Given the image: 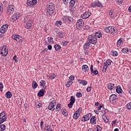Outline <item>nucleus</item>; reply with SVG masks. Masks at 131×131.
Instances as JSON below:
<instances>
[{
	"label": "nucleus",
	"instance_id": "9d476101",
	"mask_svg": "<svg viewBox=\"0 0 131 131\" xmlns=\"http://www.w3.org/2000/svg\"><path fill=\"white\" fill-rule=\"evenodd\" d=\"M21 16V13L16 12L14 13L11 17V21L12 22H14V21H16L17 19H19L20 17Z\"/></svg>",
	"mask_w": 131,
	"mask_h": 131
},
{
	"label": "nucleus",
	"instance_id": "473e14b6",
	"mask_svg": "<svg viewBox=\"0 0 131 131\" xmlns=\"http://www.w3.org/2000/svg\"><path fill=\"white\" fill-rule=\"evenodd\" d=\"M62 108V106H61V104L59 103L56 105L55 110L56 111H60Z\"/></svg>",
	"mask_w": 131,
	"mask_h": 131
},
{
	"label": "nucleus",
	"instance_id": "ddd939ff",
	"mask_svg": "<svg viewBox=\"0 0 131 131\" xmlns=\"http://www.w3.org/2000/svg\"><path fill=\"white\" fill-rule=\"evenodd\" d=\"M63 19L66 23H68V24H70V23L73 21V18L70 16H64L63 18Z\"/></svg>",
	"mask_w": 131,
	"mask_h": 131
},
{
	"label": "nucleus",
	"instance_id": "a18cd8bd",
	"mask_svg": "<svg viewBox=\"0 0 131 131\" xmlns=\"http://www.w3.org/2000/svg\"><path fill=\"white\" fill-rule=\"evenodd\" d=\"M6 129V126L4 124L0 125V131H4Z\"/></svg>",
	"mask_w": 131,
	"mask_h": 131
},
{
	"label": "nucleus",
	"instance_id": "4c0bfd02",
	"mask_svg": "<svg viewBox=\"0 0 131 131\" xmlns=\"http://www.w3.org/2000/svg\"><path fill=\"white\" fill-rule=\"evenodd\" d=\"M56 26H57V27H59V26H61L62 25V21L58 20L56 21L55 23Z\"/></svg>",
	"mask_w": 131,
	"mask_h": 131
},
{
	"label": "nucleus",
	"instance_id": "8fccbe9b",
	"mask_svg": "<svg viewBox=\"0 0 131 131\" xmlns=\"http://www.w3.org/2000/svg\"><path fill=\"white\" fill-rule=\"evenodd\" d=\"M126 109L128 110H131V102H129L126 104Z\"/></svg>",
	"mask_w": 131,
	"mask_h": 131
},
{
	"label": "nucleus",
	"instance_id": "dca6fc26",
	"mask_svg": "<svg viewBox=\"0 0 131 131\" xmlns=\"http://www.w3.org/2000/svg\"><path fill=\"white\" fill-rule=\"evenodd\" d=\"M101 116H105L108 113V110L104 107L102 108L101 111H99Z\"/></svg>",
	"mask_w": 131,
	"mask_h": 131
},
{
	"label": "nucleus",
	"instance_id": "052dcab7",
	"mask_svg": "<svg viewBox=\"0 0 131 131\" xmlns=\"http://www.w3.org/2000/svg\"><path fill=\"white\" fill-rule=\"evenodd\" d=\"M116 2L118 5H121L123 2V0H116Z\"/></svg>",
	"mask_w": 131,
	"mask_h": 131
},
{
	"label": "nucleus",
	"instance_id": "aec40b11",
	"mask_svg": "<svg viewBox=\"0 0 131 131\" xmlns=\"http://www.w3.org/2000/svg\"><path fill=\"white\" fill-rule=\"evenodd\" d=\"M46 88L42 89L40 90L37 94L38 97H43V96H45V93L46 92Z\"/></svg>",
	"mask_w": 131,
	"mask_h": 131
},
{
	"label": "nucleus",
	"instance_id": "338daca9",
	"mask_svg": "<svg viewBox=\"0 0 131 131\" xmlns=\"http://www.w3.org/2000/svg\"><path fill=\"white\" fill-rule=\"evenodd\" d=\"M69 42L68 41H64L62 42V45L63 46H67V45H68V43Z\"/></svg>",
	"mask_w": 131,
	"mask_h": 131
},
{
	"label": "nucleus",
	"instance_id": "4468645a",
	"mask_svg": "<svg viewBox=\"0 0 131 131\" xmlns=\"http://www.w3.org/2000/svg\"><path fill=\"white\" fill-rule=\"evenodd\" d=\"M90 15H92L91 11L85 12L81 15V17L82 19H86V18H89V17H90Z\"/></svg>",
	"mask_w": 131,
	"mask_h": 131
},
{
	"label": "nucleus",
	"instance_id": "5fc2aeb1",
	"mask_svg": "<svg viewBox=\"0 0 131 131\" xmlns=\"http://www.w3.org/2000/svg\"><path fill=\"white\" fill-rule=\"evenodd\" d=\"M69 80L70 81L72 82L73 83V80H74V76L71 75L70 78H69Z\"/></svg>",
	"mask_w": 131,
	"mask_h": 131
},
{
	"label": "nucleus",
	"instance_id": "2f4dec72",
	"mask_svg": "<svg viewBox=\"0 0 131 131\" xmlns=\"http://www.w3.org/2000/svg\"><path fill=\"white\" fill-rule=\"evenodd\" d=\"M56 76H56L54 73L50 74L49 75H47L48 78H51V79H54L56 78Z\"/></svg>",
	"mask_w": 131,
	"mask_h": 131
},
{
	"label": "nucleus",
	"instance_id": "0e129e2a",
	"mask_svg": "<svg viewBox=\"0 0 131 131\" xmlns=\"http://www.w3.org/2000/svg\"><path fill=\"white\" fill-rule=\"evenodd\" d=\"M102 108H103V105L99 104L98 107H97V111H99V110H101V109H102Z\"/></svg>",
	"mask_w": 131,
	"mask_h": 131
},
{
	"label": "nucleus",
	"instance_id": "6e6d98bb",
	"mask_svg": "<svg viewBox=\"0 0 131 131\" xmlns=\"http://www.w3.org/2000/svg\"><path fill=\"white\" fill-rule=\"evenodd\" d=\"M48 40L49 42H52V43L54 42V41L53 40V37H48Z\"/></svg>",
	"mask_w": 131,
	"mask_h": 131
},
{
	"label": "nucleus",
	"instance_id": "a878e982",
	"mask_svg": "<svg viewBox=\"0 0 131 131\" xmlns=\"http://www.w3.org/2000/svg\"><path fill=\"white\" fill-rule=\"evenodd\" d=\"M12 96L13 94H12V92L10 91H8L5 94V97H6L7 99H11Z\"/></svg>",
	"mask_w": 131,
	"mask_h": 131
},
{
	"label": "nucleus",
	"instance_id": "b1692460",
	"mask_svg": "<svg viewBox=\"0 0 131 131\" xmlns=\"http://www.w3.org/2000/svg\"><path fill=\"white\" fill-rule=\"evenodd\" d=\"M96 120L97 118H96V117L92 116L91 119H90V123L94 125V124H96V123H97V122L96 121Z\"/></svg>",
	"mask_w": 131,
	"mask_h": 131
},
{
	"label": "nucleus",
	"instance_id": "c756f323",
	"mask_svg": "<svg viewBox=\"0 0 131 131\" xmlns=\"http://www.w3.org/2000/svg\"><path fill=\"white\" fill-rule=\"evenodd\" d=\"M102 33H101L100 31H98L95 33V36H96L95 37L97 38H101V37H102Z\"/></svg>",
	"mask_w": 131,
	"mask_h": 131
},
{
	"label": "nucleus",
	"instance_id": "6e6552de",
	"mask_svg": "<svg viewBox=\"0 0 131 131\" xmlns=\"http://www.w3.org/2000/svg\"><path fill=\"white\" fill-rule=\"evenodd\" d=\"M83 24H84L83 20H82V19H79L76 24V28L79 30L81 29V27L83 26Z\"/></svg>",
	"mask_w": 131,
	"mask_h": 131
},
{
	"label": "nucleus",
	"instance_id": "49530a36",
	"mask_svg": "<svg viewBox=\"0 0 131 131\" xmlns=\"http://www.w3.org/2000/svg\"><path fill=\"white\" fill-rule=\"evenodd\" d=\"M122 53H124V54H126L128 52V49L127 48H124L122 50Z\"/></svg>",
	"mask_w": 131,
	"mask_h": 131
},
{
	"label": "nucleus",
	"instance_id": "4be33fe9",
	"mask_svg": "<svg viewBox=\"0 0 131 131\" xmlns=\"http://www.w3.org/2000/svg\"><path fill=\"white\" fill-rule=\"evenodd\" d=\"M89 67L87 65L84 64L82 67V70L83 71V72H85V73L89 72Z\"/></svg>",
	"mask_w": 131,
	"mask_h": 131
},
{
	"label": "nucleus",
	"instance_id": "bb28decb",
	"mask_svg": "<svg viewBox=\"0 0 131 131\" xmlns=\"http://www.w3.org/2000/svg\"><path fill=\"white\" fill-rule=\"evenodd\" d=\"M107 87L108 90H110V91H112L113 89H115V86L114 84L110 83L107 84Z\"/></svg>",
	"mask_w": 131,
	"mask_h": 131
},
{
	"label": "nucleus",
	"instance_id": "f8f14e48",
	"mask_svg": "<svg viewBox=\"0 0 131 131\" xmlns=\"http://www.w3.org/2000/svg\"><path fill=\"white\" fill-rule=\"evenodd\" d=\"M8 50V49L7 47H3L2 49L1 55H2V56H4V57H6V56L8 55V53H9V51Z\"/></svg>",
	"mask_w": 131,
	"mask_h": 131
},
{
	"label": "nucleus",
	"instance_id": "0eeeda50",
	"mask_svg": "<svg viewBox=\"0 0 131 131\" xmlns=\"http://www.w3.org/2000/svg\"><path fill=\"white\" fill-rule=\"evenodd\" d=\"M37 4L36 0H27V5L28 7H34Z\"/></svg>",
	"mask_w": 131,
	"mask_h": 131
},
{
	"label": "nucleus",
	"instance_id": "e2e57ef3",
	"mask_svg": "<svg viewBox=\"0 0 131 131\" xmlns=\"http://www.w3.org/2000/svg\"><path fill=\"white\" fill-rule=\"evenodd\" d=\"M54 32L58 34V33H60V30L58 28H55L54 29Z\"/></svg>",
	"mask_w": 131,
	"mask_h": 131
},
{
	"label": "nucleus",
	"instance_id": "de8ad7c7",
	"mask_svg": "<svg viewBox=\"0 0 131 131\" xmlns=\"http://www.w3.org/2000/svg\"><path fill=\"white\" fill-rule=\"evenodd\" d=\"M112 56H118V52H117L116 51H113L112 52Z\"/></svg>",
	"mask_w": 131,
	"mask_h": 131
},
{
	"label": "nucleus",
	"instance_id": "39448f33",
	"mask_svg": "<svg viewBox=\"0 0 131 131\" xmlns=\"http://www.w3.org/2000/svg\"><path fill=\"white\" fill-rule=\"evenodd\" d=\"M6 12L7 14L12 15V14L15 12V6L12 5H9L7 7Z\"/></svg>",
	"mask_w": 131,
	"mask_h": 131
},
{
	"label": "nucleus",
	"instance_id": "393cba45",
	"mask_svg": "<svg viewBox=\"0 0 131 131\" xmlns=\"http://www.w3.org/2000/svg\"><path fill=\"white\" fill-rule=\"evenodd\" d=\"M90 46H91V43L89 41H86L83 46L84 50H89Z\"/></svg>",
	"mask_w": 131,
	"mask_h": 131
},
{
	"label": "nucleus",
	"instance_id": "ea45409f",
	"mask_svg": "<svg viewBox=\"0 0 131 131\" xmlns=\"http://www.w3.org/2000/svg\"><path fill=\"white\" fill-rule=\"evenodd\" d=\"M72 83H73V82H71L70 81H68L66 84V86L67 88H70L71 85L72 84Z\"/></svg>",
	"mask_w": 131,
	"mask_h": 131
},
{
	"label": "nucleus",
	"instance_id": "f257e3e1",
	"mask_svg": "<svg viewBox=\"0 0 131 131\" xmlns=\"http://www.w3.org/2000/svg\"><path fill=\"white\" fill-rule=\"evenodd\" d=\"M54 10H55V6H54V4L49 3L46 13L48 17H51V16L54 14Z\"/></svg>",
	"mask_w": 131,
	"mask_h": 131
},
{
	"label": "nucleus",
	"instance_id": "69168bd1",
	"mask_svg": "<svg viewBox=\"0 0 131 131\" xmlns=\"http://www.w3.org/2000/svg\"><path fill=\"white\" fill-rule=\"evenodd\" d=\"M47 52H48V49H45L41 51V53L43 55H45V54H46V53H47Z\"/></svg>",
	"mask_w": 131,
	"mask_h": 131
},
{
	"label": "nucleus",
	"instance_id": "cd10ccee",
	"mask_svg": "<svg viewBox=\"0 0 131 131\" xmlns=\"http://www.w3.org/2000/svg\"><path fill=\"white\" fill-rule=\"evenodd\" d=\"M55 104H53L50 102L48 109H49V110H52V111H54V110H55Z\"/></svg>",
	"mask_w": 131,
	"mask_h": 131
},
{
	"label": "nucleus",
	"instance_id": "09e8293b",
	"mask_svg": "<svg viewBox=\"0 0 131 131\" xmlns=\"http://www.w3.org/2000/svg\"><path fill=\"white\" fill-rule=\"evenodd\" d=\"M13 61H15V63H17L19 61V58L17 57V55H15L13 58Z\"/></svg>",
	"mask_w": 131,
	"mask_h": 131
},
{
	"label": "nucleus",
	"instance_id": "f3484780",
	"mask_svg": "<svg viewBox=\"0 0 131 131\" xmlns=\"http://www.w3.org/2000/svg\"><path fill=\"white\" fill-rule=\"evenodd\" d=\"M110 17L112 18V19H114L116 16H117V14H116V13H115V11H114L113 10H111L110 11Z\"/></svg>",
	"mask_w": 131,
	"mask_h": 131
},
{
	"label": "nucleus",
	"instance_id": "72a5a7b5",
	"mask_svg": "<svg viewBox=\"0 0 131 131\" xmlns=\"http://www.w3.org/2000/svg\"><path fill=\"white\" fill-rule=\"evenodd\" d=\"M93 131H102V127L99 125H97L95 128L93 129Z\"/></svg>",
	"mask_w": 131,
	"mask_h": 131
},
{
	"label": "nucleus",
	"instance_id": "37998d69",
	"mask_svg": "<svg viewBox=\"0 0 131 131\" xmlns=\"http://www.w3.org/2000/svg\"><path fill=\"white\" fill-rule=\"evenodd\" d=\"M96 3H97V7H98V8H103V5L101 4L100 1H97Z\"/></svg>",
	"mask_w": 131,
	"mask_h": 131
},
{
	"label": "nucleus",
	"instance_id": "7ed1b4c3",
	"mask_svg": "<svg viewBox=\"0 0 131 131\" xmlns=\"http://www.w3.org/2000/svg\"><path fill=\"white\" fill-rule=\"evenodd\" d=\"M88 41L92 45H96L98 41V39L95 35H90L88 38Z\"/></svg>",
	"mask_w": 131,
	"mask_h": 131
},
{
	"label": "nucleus",
	"instance_id": "f03ea898",
	"mask_svg": "<svg viewBox=\"0 0 131 131\" xmlns=\"http://www.w3.org/2000/svg\"><path fill=\"white\" fill-rule=\"evenodd\" d=\"M24 21L26 23L25 27L27 29H30L33 26V21L30 18H28V17H26Z\"/></svg>",
	"mask_w": 131,
	"mask_h": 131
},
{
	"label": "nucleus",
	"instance_id": "7c9ffc66",
	"mask_svg": "<svg viewBox=\"0 0 131 131\" xmlns=\"http://www.w3.org/2000/svg\"><path fill=\"white\" fill-rule=\"evenodd\" d=\"M40 85L41 87L44 88V89H47V87L46 86V81L43 80H41L40 81Z\"/></svg>",
	"mask_w": 131,
	"mask_h": 131
},
{
	"label": "nucleus",
	"instance_id": "4d7b16f0",
	"mask_svg": "<svg viewBox=\"0 0 131 131\" xmlns=\"http://www.w3.org/2000/svg\"><path fill=\"white\" fill-rule=\"evenodd\" d=\"M81 84H82L83 85H86V84H88V81L84 80H82L81 82Z\"/></svg>",
	"mask_w": 131,
	"mask_h": 131
},
{
	"label": "nucleus",
	"instance_id": "3c124183",
	"mask_svg": "<svg viewBox=\"0 0 131 131\" xmlns=\"http://www.w3.org/2000/svg\"><path fill=\"white\" fill-rule=\"evenodd\" d=\"M62 114L65 116V117H67L68 116V113L66 110H64L62 112Z\"/></svg>",
	"mask_w": 131,
	"mask_h": 131
},
{
	"label": "nucleus",
	"instance_id": "a19ab883",
	"mask_svg": "<svg viewBox=\"0 0 131 131\" xmlns=\"http://www.w3.org/2000/svg\"><path fill=\"white\" fill-rule=\"evenodd\" d=\"M74 5H75V0H71L70 2V7H74Z\"/></svg>",
	"mask_w": 131,
	"mask_h": 131
},
{
	"label": "nucleus",
	"instance_id": "79ce46f5",
	"mask_svg": "<svg viewBox=\"0 0 131 131\" xmlns=\"http://www.w3.org/2000/svg\"><path fill=\"white\" fill-rule=\"evenodd\" d=\"M70 102L73 103V104H74V103H75V97L72 96L71 97Z\"/></svg>",
	"mask_w": 131,
	"mask_h": 131
},
{
	"label": "nucleus",
	"instance_id": "e433bc0d",
	"mask_svg": "<svg viewBox=\"0 0 131 131\" xmlns=\"http://www.w3.org/2000/svg\"><path fill=\"white\" fill-rule=\"evenodd\" d=\"M73 117L74 118V119H77V118H78L79 117V114L77 113H74V114L73 116Z\"/></svg>",
	"mask_w": 131,
	"mask_h": 131
},
{
	"label": "nucleus",
	"instance_id": "bf43d9fd",
	"mask_svg": "<svg viewBox=\"0 0 131 131\" xmlns=\"http://www.w3.org/2000/svg\"><path fill=\"white\" fill-rule=\"evenodd\" d=\"M76 96L77 98H81L82 97V95H81V93H77L76 94Z\"/></svg>",
	"mask_w": 131,
	"mask_h": 131
},
{
	"label": "nucleus",
	"instance_id": "5701e85b",
	"mask_svg": "<svg viewBox=\"0 0 131 131\" xmlns=\"http://www.w3.org/2000/svg\"><path fill=\"white\" fill-rule=\"evenodd\" d=\"M8 29V27L6 25H3L1 28V33H6Z\"/></svg>",
	"mask_w": 131,
	"mask_h": 131
},
{
	"label": "nucleus",
	"instance_id": "13d9d810",
	"mask_svg": "<svg viewBox=\"0 0 131 131\" xmlns=\"http://www.w3.org/2000/svg\"><path fill=\"white\" fill-rule=\"evenodd\" d=\"M82 112V108H79L78 110L76 111V113H78L79 115H80V113Z\"/></svg>",
	"mask_w": 131,
	"mask_h": 131
},
{
	"label": "nucleus",
	"instance_id": "2eb2a0df",
	"mask_svg": "<svg viewBox=\"0 0 131 131\" xmlns=\"http://www.w3.org/2000/svg\"><path fill=\"white\" fill-rule=\"evenodd\" d=\"M116 92L117 94H119L120 96L122 95V89H121V86L120 85H118L116 87Z\"/></svg>",
	"mask_w": 131,
	"mask_h": 131
},
{
	"label": "nucleus",
	"instance_id": "1a4fd4ad",
	"mask_svg": "<svg viewBox=\"0 0 131 131\" xmlns=\"http://www.w3.org/2000/svg\"><path fill=\"white\" fill-rule=\"evenodd\" d=\"M91 117H92V114L90 113V114H86L85 116H83L81 118V121H82L83 122H85V121H88V120H90V119H91Z\"/></svg>",
	"mask_w": 131,
	"mask_h": 131
},
{
	"label": "nucleus",
	"instance_id": "6ab92c4d",
	"mask_svg": "<svg viewBox=\"0 0 131 131\" xmlns=\"http://www.w3.org/2000/svg\"><path fill=\"white\" fill-rule=\"evenodd\" d=\"M123 45V40L122 38H120L117 42V46L118 48H121Z\"/></svg>",
	"mask_w": 131,
	"mask_h": 131
},
{
	"label": "nucleus",
	"instance_id": "f704fd0d",
	"mask_svg": "<svg viewBox=\"0 0 131 131\" xmlns=\"http://www.w3.org/2000/svg\"><path fill=\"white\" fill-rule=\"evenodd\" d=\"M54 49L56 51H60L61 50V46L59 45L56 44L54 46Z\"/></svg>",
	"mask_w": 131,
	"mask_h": 131
},
{
	"label": "nucleus",
	"instance_id": "20e7f679",
	"mask_svg": "<svg viewBox=\"0 0 131 131\" xmlns=\"http://www.w3.org/2000/svg\"><path fill=\"white\" fill-rule=\"evenodd\" d=\"M111 63H112V60L111 59H107L104 63V66L102 69V72L104 73L107 71V69L108 68V66L111 65Z\"/></svg>",
	"mask_w": 131,
	"mask_h": 131
},
{
	"label": "nucleus",
	"instance_id": "c9c22d12",
	"mask_svg": "<svg viewBox=\"0 0 131 131\" xmlns=\"http://www.w3.org/2000/svg\"><path fill=\"white\" fill-rule=\"evenodd\" d=\"M58 34V36L60 38H62L65 36V34H64V32H60Z\"/></svg>",
	"mask_w": 131,
	"mask_h": 131
},
{
	"label": "nucleus",
	"instance_id": "603ef678",
	"mask_svg": "<svg viewBox=\"0 0 131 131\" xmlns=\"http://www.w3.org/2000/svg\"><path fill=\"white\" fill-rule=\"evenodd\" d=\"M36 108H40L41 107V104L38 102H36Z\"/></svg>",
	"mask_w": 131,
	"mask_h": 131
},
{
	"label": "nucleus",
	"instance_id": "774afa93",
	"mask_svg": "<svg viewBox=\"0 0 131 131\" xmlns=\"http://www.w3.org/2000/svg\"><path fill=\"white\" fill-rule=\"evenodd\" d=\"M45 131H52V129L50 127V126H48V128L45 129Z\"/></svg>",
	"mask_w": 131,
	"mask_h": 131
},
{
	"label": "nucleus",
	"instance_id": "680f3d73",
	"mask_svg": "<svg viewBox=\"0 0 131 131\" xmlns=\"http://www.w3.org/2000/svg\"><path fill=\"white\" fill-rule=\"evenodd\" d=\"M18 36L19 35H12V38H13V39H14V40H16Z\"/></svg>",
	"mask_w": 131,
	"mask_h": 131
},
{
	"label": "nucleus",
	"instance_id": "c03bdc74",
	"mask_svg": "<svg viewBox=\"0 0 131 131\" xmlns=\"http://www.w3.org/2000/svg\"><path fill=\"white\" fill-rule=\"evenodd\" d=\"M37 83L35 81H33L32 88L33 89H36L37 88Z\"/></svg>",
	"mask_w": 131,
	"mask_h": 131
},
{
	"label": "nucleus",
	"instance_id": "412c9836",
	"mask_svg": "<svg viewBox=\"0 0 131 131\" xmlns=\"http://www.w3.org/2000/svg\"><path fill=\"white\" fill-rule=\"evenodd\" d=\"M111 34H113V35H116L117 34V29L112 26Z\"/></svg>",
	"mask_w": 131,
	"mask_h": 131
},
{
	"label": "nucleus",
	"instance_id": "864d4df0",
	"mask_svg": "<svg viewBox=\"0 0 131 131\" xmlns=\"http://www.w3.org/2000/svg\"><path fill=\"white\" fill-rule=\"evenodd\" d=\"M91 7H92L93 8H96V7H97V1H95V2H93L91 4Z\"/></svg>",
	"mask_w": 131,
	"mask_h": 131
},
{
	"label": "nucleus",
	"instance_id": "423d86ee",
	"mask_svg": "<svg viewBox=\"0 0 131 131\" xmlns=\"http://www.w3.org/2000/svg\"><path fill=\"white\" fill-rule=\"evenodd\" d=\"M7 120V114L5 112H2L0 114V123L5 122Z\"/></svg>",
	"mask_w": 131,
	"mask_h": 131
},
{
	"label": "nucleus",
	"instance_id": "a211bd4d",
	"mask_svg": "<svg viewBox=\"0 0 131 131\" xmlns=\"http://www.w3.org/2000/svg\"><path fill=\"white\" fill-rule=\"evenodd\" d=\"M90 70L91 74L92 73H93L94 75H97V74H99V71H98L97 70H94V66H93V64L91 66Z\"/></svg>",
	"mask_w": 131,
	"mask_h": 131
},
{
	"label": "nucleus",
	"instance_id": "58836bf2",
	"mask_svg": "<svg viewBox=\"0 0 131 131\" xmlns=\"http://www.w3.org/2000/svg\"><path fill=\"white\" fill-rule=\"evenodd\" d=\"M22 36L18 35L17 38H16V41L17 42H22Z\"/></svg>",
	"mask_w": 131,
	"mask_h": 131
},
{
	"label": "nucleus",
	"instance_id": "9b49d317",
	"mask_svg": "<svg viewBox=\"0 0 131 131\" xmlns=\"http://www.w3.org/2000/svg\"><path fill=\"white\" fill-rule=\"evenodd\" d=\"M117 101V96L115 94H112L110 97V101L112 104H115Z\"/></svg>",
	"mask_w": 131,
	"mask_h": 131
},
{
	"label": "nucleus",
	"instance_id": "c85d7f7f",
	"mask_svg": "<svg viewBox=\"0 0 131 131\" xmlns=\"http://www.w3.org/2000/svg\"><path fill=\"white\" fill-rule=\"evenodd\" d=\"M112 29V26L107 27L104 28L105 32H107V33H111Z\"/></svg>",
	"mask_w": 131,
	"mask_h": 131
}]
</instances>
